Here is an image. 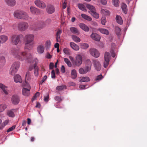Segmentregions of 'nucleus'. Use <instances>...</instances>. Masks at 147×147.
Listing matches in <instances>:
<instances>
[{
    "label": "nucleus",
    "mask_w": 147,
    "mask_h": 147,
    "mask_svg": "<svg viewBox=\"0 0 147 147\" xmlns=\"http://www.w3.org/2000/svg\"><path fill=\"white\" fill-rule=\"evenodd\" d=\"M23 37V36L21 34L19 35L13 34L9 38L11 43L15 45H17L20 41V39Z\"/></svg>",
    "instance_id": "obj_4"
},
{
    "label": "nucleus",
    "mask_w": 147,
    "mask_h": 147,
    "mask_svg": "<svg viewBox=\"0 0 147 147\" xmlns=\"http://www.w3.org/2000/svg\"><path fill=\"white\" fill-rule=\"evenodd\" d=\"M104 58V66L105 68H106L109 65L111 58L110 53L107 52H105V53Z\"/></svg>",
    "instance_id": "obj_9"
},
{
    "label": "nucleus",
    "mask_w": 147,
    "mask_h": 147,
    "mask_svg": "<svg viewBox=\"0 0 147 147\" xmlns=\"http://www.w3.org/2000/svg\"><path fill=\"white\" fill-rule=\"evenodd\" d=\"M14 81L16 82H22V80L20 76L18 75H16L14 77Z\"/></svg>",
    "instance_id": "obj_26"
},
{
    "label": "nucleus",
    "mask_w": 147,
    "mask_h": 147,
    "mask_svg": "<svg viewBox=\"0 0 147 147\" xmlns=\"http://www.w3.org/2000/svg\"><path fill=\"white\" fill-rule=\"evenodd\" d=\"M23 85L24 87L22 89V94L23 95L28 96L30 95V87L28 83L23 84Z\"/></svg>",
    "instance_id": "obj_8"
},
{
    "label": "nucleus",
    "mask_w": 147,
    "mask_h": 147,
    "mask_svg": "<svg viewBox=\"0 0 147 147\" xmlns=\"http://www.w3.org/2000/svg\"><path fill=\"white\" fill-rule=\"evenodd\" d=\"M116 20L117 22L120 24H122L123 21L121 17L119 16H117L116 17Z\"/></svg>",
    "instance_id": "obj_34"
},
{
    "label": "nucleus",
    "mask_w": 147,
    "mask_h": 147,
    "mask_svg": "<svg viewBox=\"0 0 147 147\" xmlns=\"http://www.w3.org/2000/svg\"><path fill=\"white\" fill-rule=\"evenodd\" d=\"M82 58L80 55H77L76 57V60L73 62V63L77 66H79L82 64Z\"/></svg>",
    "instance_id": "obj_10"
},
{
    "label": "nucleus",
    "mask_w": 147,
    "mask_h": 147,
    "mask_svg": "<svg viewBox=\"0 0 147 147\" xmlns=\"http://www.w3.org/2000/svg\"><path fill=\"white\" fill-rule=\"evenodd\" d=\"M110 52L111 54L112 57H114L115 56V53L114 51L112 49L111 50Z\"/></svg>",
    "instance_id": "obj_61"
},
{
    "label": "nucleus",
    "mask_w": 147,
    "mask_h": 147,
    "mask_svg": "<svg viewBox=\"0 0 147 147\" xmlns=\"http://www.w3.org/2000/svg\"><path fill=\"white\" fill-rule=\"evenodd\" d=\"M81 16L83 18L88 21H90L92 20V18L90 16L85 14H81Z\"/></svg>",
    "instance_id": "obj_39"
},
{
    "label": "nucleus",
    "mask_w": 147,
    "mask_h": 147,
    "mask_svg": "<svg viewBox=\"0 0 147 147\" xmlns=\"http://www.w3.org/2000/svg\"><path fill=\"white\" fill-rule=\"evenodd\" d=\"M70 45L71 47L74 50L78 51L79 49V46L74 42H71Z\"/></svg>",
    "instance_id": "obj_23"
},
{
    "label": "nucleus",
    "mask_w": 147,
    "mask_h": 147,
    "mask_svg": "<svg viewBox=\"0 0 147 147\" xmlns=\"http://www.w3.org/2000/svg\"><path fill=\"white\" fill-rule=\"evenodd\" d=\"M14 109H12L8 111L7 112V114L8 116L11 117H14L15 116V114L14 112L15 111Z\"/></svg>",
    "instance_id": "obj_33"
},
{
    "label": "nucleus",
    "mask_w": 147,
    "mask_h": 147,
    "mask_svg": "<svg viewBox=\"0 0 147 147\" xmlns=\"http://www.w3.org/2000/svg\"><path fill=\"white\" fill-rule=\"evenodd\" d=\"M13 15L14 17L20 19L28 20L31 19L26 12L23 11H15L14 12Z\"/></svg>",
    "instance_id": "obj_2"
},
{
    "label": "nucleus",
    "mask_w": 147,
    "mask_h": 147,
    "mask_svg": "<svg viewBox=\"0 0 147 147\" xmlns=\"http://www.w3.org/2000/svg\"><path fill=\"white\" fill-rule=\"evenodd\" d=\"M47 78V76H45L43 78L42 80L40 81V84H42L46 80V79Z\"/></svg>",
    "instance_id": "obj_58"
},
{
    "label": "nucleus",
    "mask_w": 147,
    "mask_h": 147,
    "mask_svg": "<svg viewBox=\"0 0 147 147\" xmlns=\"http://www.w3.org/2000/svg\"><path fill=\"white\" fill-rule=\"evenodd\" d=\"M115 30L117 35V36L119 35L121 31L120 28L117 26H116L115 28Z\"/></svg>",
    "instance_id": "obj_46"
},
{
    "label": "nucleus",
    "mask_w": 147,
    "mask_h": 147,
    "mask_svg": "<svg viewBox=\"0 0 147 147\" xmlns=\"http://www.w3.org/2000/svg\"><path fill=\"white\" fill-rule=\"evenodd\" d=\"M82 47L83 49H86L88 47V45L86 43H83L82 45Z\"/></svg>",
    "instance_id": "obj_55"
},
{
    "label": "nucleus",
    "mask_w": 147,
    "mask_h": 147,
    "mask_svg": "<svg viewBox=\"0 0 147 147\" xmlns=\"http://www.w3.org/2000/svg\"><path fill=\"white\" fill-rule=\"evenodd\" d=\"M30 73L29 71H27L26 73V75L25 84H27V83H28V82H26V80H28V78H30Z\"/></svg>",
    "instance_id": "obj_47"
},
{
    "label": "nucleus",
    "mask_w": 147,
    "mask_h": 147,
    "mask_svg": "<svg viewBox=\"0 0 147 147\" xmlns=\"http://www.w3.org/2000/svg\"><path fill=\"white\" fill-rule=\"evenodd\" d=\"M61 71L62 73H64L65 72V67L64 65H62L61 68Z\"/></svg>",
    "instance_id": "obj_63"
},
{
    "label": "nucleus",
    "mask_w": 147,
    "mask_h": 147,
    "mask_svg": "<svg viewBox=\"0 0 147 147\" xmlns=\"http://www.w3.org/2000/svg\"><path fill=\"white\" fill-rule=\"evenodd\" d=\"M5 62V58L4 56L0 57V66H3L4 65Z\"/></svg>",
    "instance_id": "obj_37"
},
{
    "label": "nucleus",
    "mask_w": 147,
    "mask_h": 147,
    "mask_svg": "<svg viewBox=\"0 0 147 147\" xmlns=\"http://www.w3.org/2000/svg\"><path fill=\"white\" fill-rule=\"evenodd\" d=\"M20 66L19 62L14 63L11 67L9 71L10 74L11 75H14L18 71Z\"/></svg>",
    "instance_id": "obj_7"
},
{
    "label": "nucleus",
    "mask_w": 147,
    "mask_h": 147,
    "mask_svg": "<svg viewBox=\"0 0 147 147\" xmlns=\"http://www.w3.org/2000/svg\"><path fill=\"white\" fill-rule=\"evenodd\" d=\"M71 78L73 79H75L77 77V73L75 69H72L71 73Z\"/></svg>",
    "instance_id": "obj_25"
},
{
    "label": "nucleus",
    "mask_w": 147,
    "mask_h": 147,
    "mask_svg": "<svg viewBox=\"0 0 147 147\" xmlns=\"http://www.w3.org/2000/svg\"><path fill=\"white\" fill-rule=\"evenodd\" d=\"M67 88L66 86L65 85H63L59 86H57L56 87V90L58 91H61L64 89H66Z\"/></svg>",
    "instance_id": "obj_40"
},
{
    "label": "nucleus",
    "mask_w": 147,
    "mask_h": 147,
    "mask_svg": "<svg viewBox=\"0 0 147 147\" xmlns=\"http://www.w3.org/2000/svg\"><path fill=\"white\" fill-rule=\"evenodd\" d=\"M7 87L1 83H0V88L2 90L5 94H7L8 92L7 91Z\"/></svg>",
    "instance_id": "obj_24"
},
{
    "label": "nucleus",
    "mask_w": 147,
    "mask_h": 147,
    "mask_svg": "<svg viewBox=\"0 0 147 147\" xmlns=\"http://www.w3.org/2000/svg\"><path fill=\"white\" fill-rule=\"evenodd\" d=\"M7 107V106L5 104L0 105V113L3 111Z\"/></svg>",
    "instance_id": "obj_41"
},
{
    "label": "nucleus",
    "mask_w": 147,
    "mask_h": 147,
    "mask_svg": "<svg viewBox=\"0 0 147 147\" xmlns=\"http://www.w3.org/2000/svg\"><path fill=\"white\" fill-rule=\"evenodd\" d=\"M71 37L73 40L76 42H79L80 41V38L75 35H72Z\"/></svg>",
    "instance_id": "obj_38"
},
{
    "label": "nucleus",
    "mask_w": 147,
    "mask_h": 147,
    "mask_svg": "<svg viewBox=\"0 0 147 147\" xmlns=\"http://www.w3.org/2000/svg\"><path fill=\"white\" fill-rule=\"evenodd\" d=\"M64 61L67 64L68 67H71V63L68 59L67 58H65L64 59Z\"/></svg>",
    "instance_id": "obj_45"
},
{
    "label": "nucleus",
    "mask_w": 147,
    "mask_h": 147,
    "mask_svg": "<svg viewBox=\"0 0 147 147\" xmlns=\"http://www.w3.org/2000/svg\"><path fill=\"white\" fill-rule=\"evenodd\" d=\"M40 95V93L39 92H37L34 95L33 98H32V100H34L36 98L39 96Z\"/></svg>",
    "instance_id": "obj_56"
},
{
    "label": "nucleus",
    "mask_w": 147,
    "mask_h": 147,
    "mask_svg": "<svg viewBox=\"0 0 147 147\" xmlns=\"http://www.w3.org/2000/svg\"><path fill=\"white\" fill-rule=\"evenodd\" d=\"M54 67V63H51L49 65V69H52Z\"/></svg>",
    "instance_id": "obj_64"
},
{
    "label": "nucleus",
    "mask_w": 147,
    "mask_h": 147,
    "mask_svg": "<svg viewBox=\"0 0 147 147\" xmlns=\"http://www.w3.org/2000/svg\"><path fill=\"white\" fill-rule=\"evenodd\" d=\"M101 3L103 5H105L107 3V1L106 0H100Z\"/></svg>",
    "instance_id": "obj_62"
},
{
    "label": "nucleus",
    "mask_w": 147,
    "mask_h": 147,
    "mask_svg": "<svg viewBox=\"0 0 147 147\" xmlns=\"http://www.w3.org/2000/svg\"><path fill=\"white\" fill-rule=\"evenodd\" d=\"M91 38L93 40L96 41H99L100 38V36L98 34L93 33L90 35Z\"/></svg>",
    "instance_id": "obj_18"
},
{
    "label": "nucleus",
    "mask_w": 147,
    "mask_h": 147,
    "mask_svg": "<svg viewBox=\"0 0 147 147\" xmlns=\"http://www.w3.org/2000/svg\"><path fill=\"white\" fill-rule=\"evenodd\" d=\"M55 100L59 102H60L62 101V99L61 98V97L59 96H56L55 98Z\"/></svg>",
    "instance_id": "obj_54"
},
{
    "label": "nucleus",
    "mask_w": 147,
    "mask_h": 147,
    "mask_svg": "<svg viewBox=\"0 0 147 147\" xmlns=\"http://www.w3.org/2000/svg\"><path fill=\"white\" fill-rule=\"evenodd\" d=\"M101 12L105 15H108L109 14V11L106 9H102L101 10Z\"/></svg>",
    "instance_id": "obj_43"
},
{
    "label": "nucleus",
    "mask_w": 147,
    "mask_h": 147,
    "mask_svg": "<svg viewBox=\"0 0 147 147\" xmlns=\"http://www.w3.org/2000/svg\"><path fill=\"white\" fill-rule=\"evenodd\" d=\"M34 3L37 7L42 9L45 8L46 7L45 3L42 1L36 0L34 1Z\"/></svg>",
    "instance_id": "obj_11"
},
{
    "label": "nucleus",
    "mask_w": 147,
    "mask_h": 147,
    "mask_svg": "<svg viewBox=\"0 0 147 147\" xmlns=\"http://www.w3.org/2000/svg\"><path fill=\"white\" fill-rule=\"evenodd\" d=\"M89 52L91 55L95 57L98 58L100 55V53L99 51L94 48L90 49Z\"/></svg>",
    "instance_id": "obj_13"
},
{
    "label": "nucleus",
    "mask_w": 147,
    "mask_h": 147,
    "mask_svg": "<svg viewBox=\"0 0 147 147\" xmlns=\"http://www.w3.org/2000/svg\"><path fill=\"white\" fill-rule=\"evenodd\" d=\"M9 122V120L8 119L6 120L3 122V123L1 124L3 126V127H4L6 125H7Z\"/></svg>",
    "instance_id": "obj_52"
},
{
    "label": "nucleus",
    "mask_w": 147,
    "mask_h": 147,
    "mask_svg": "<svg viewBox=\"0 0 147 147\" xmlns=\"http://www.w3.org/2000/svg\"><path fill=\"white\" fill-rule=\"evenodd\" d=\"M34 73L36 76H38V67L37 66V63H35L34 65Z\"/></svg>",
    "instance_id": "obj_27"
},
{
    "label": "nucleus",
    "mask_w": 147,
    "mask_h": 147,
    "mask_svg": "<svg viewBox=\"0 0 147 147\" xmlns=\"http://www.w3.org/2000/svg\"><path fill=\"white\" fill-rule=\"evenodd\" d=\"M79 26L82 30L85 32H88L89 30L88 27L84 24L80 23Z\"/></svg>",
    "instance_id": "obj_22"
},
{
    "label": "nucleus",
    "mask_w": 147,
    "mask_h": 147,
    "mask_svg": "<svg viewBox=\"0 0 147 147\" xmlns=\"http://www.w3.org/2000/svg\"><path fill=\"white\" fill-rule=\"evenodd\" d=\"M51 77L53 78H55V73L54 70H53L52 71L51 73Z\"/></svg>",
    "instance_id": "obj_59"
},
{
    "label": "nucleus",
    "mask_w": 147,
    "mask_h": 147,
    "mask_svg": "<svg viewBox=\"0 0 147 147\" xmlns=\"http://www.w3.org/2000/svg\"><path fill=\"white\" fill-rule=\"evenodd\" d=\"M63 51L64 53L66 54L69 55H70V53L69 52V50L67 48H64L63 49Z\"/></svg>",
    "instance_id": "obj_49"
},
{
    "label": "nucleus",
    "mask_w": 147,
    "mask_h": 147,
    "mask_svg": "<svg viewBox=\"0 0 147 147\" xmlns=\"http://www.w3.org/2000/svg\"><path fill=\"white\" fill-rule=\"evenodd\" d=\"M10 53L14 58L20 61L27 60L29 62L32 61V56L30 53H27L25 51H20L16 48L11 49Z\"/></svg>",
    "instance_id": "obj_1"
},
{
    "label": "nucleus",
    "mask_w": 147,
    "mask_h": 147,
    "mask_svg": "<svg viewBox=\"0 0 147 147\" xmlns=\"http://www.w3.org/2000/svg\"><path fill=\"white\" fill-rule=\"evenodd\" d=\"M56 41L57 42H59L61 41L60 36L59 35H56Z\"/></svg>",
    "instance_id": "obj_60"
},
{
    "label": "nucleus",
    "mask_w": 147,
    "mask_h": 147,
    "mask_svg": "<svg viewBox=\"0 0 147 147\" xmlns=\"http://www.w3.org/2000/svg\"><path fill=\"white\" fill-rule=\"evenodd\" d=\"M113 5L115 7H117L119 4V0H112Z\"/></svg>",
    "instance_id": "obj_48"
},
{
    "label": "nucleus",
    "mask_w": 147,
    "mask_h": 147,
    "mask_svg": "<svg viewBox=\"0 0 147 147\" xmlns=\"http://www.w3.org/2000/svg\"><path fill=\"white\" fill-rule=\"evenodd\" d=\"M8 39V38L6 35H2L0 36V43H5Z\"/></svg>",
    "instance_id": "obj_19"
},
{
    "label": "nucleus",
    "mask_w": 147,
    "mask_h": 147,
    "mask_svg": "<svg viewBox=\"0 0 147 147\" xmlns=\"http://www.w3.org/2000/svg\"><path fill=\"white\" fill-rule=\"evenodd\" d=\"M121 8L124 13L126 14L127 13V5L124 3H122L121 5Z\"/></svg>",
    "instance_id": "obj_29"
},
{
    "label": "nucleus",
    "mask_w": 147,
    "mask_h": 147,
    "mask_svg": "<svg viewBox=\"0 0 147 147\" xmlns=\"http://www.w3.org/2000/svg\"><path fill=\"white\" fill-rule=\"evenodd\" d=\"M44 26V23L43 22H39L31 25L30 28L34 31H37L42 29Z\"/></svg>",
    "instance_id": "obj_5"
},
{
    "label": "nucleus",
    "mask_w": 147,
    "mask_h": 147,
    "mask_svg": "<svg viewBox=\"0 0 147 147\" xmlns=\"http://www.w3.org/2000/svg\"><path fill=\"white\" fill-rule=\"evenodd\" d=\"M16 127L15 125H13L11 127L9 128L7 130V132L8 133L10 131H11L14 130Z\"/></svg>",
    "instance_id": "obj_53"
},
{
    "label": "nucleus",
    "mask_w": 147,
    "mask_h": 147,
    "mask_svg": "<svg viewBox=\"0 0 147 147\" xmlns=\"http://www.w3.org/2000/svg\"><path fill=\"white\" fill-rule=\"evenodd\" d=\"M98 30L102 34H104L106 35H108L109 34V32L108 30L102 28H99L98 29Z\"/></svg>",
    "instance_id": "obj_36"
},
{
    "label": "nucleus",
    "mask_w": 147,
    "mask_h": 147,
    "mask_svg": "<svg viewBox=\"0 0 147 147\" xmlns=\"http://www.w3.org/2000/svg\"><path fill=\"white\" fill-rule=\"evenodd\" d=\"M78 6L79 8L83 11H86V9L85 6L82 3H79L78 4Z\"/></svg>",
    "instance_id": "obj_35"
},
{
    "label": "nucleus",
    "mask_w": 147,
    "mask_h": 147,
    "mask_svg": "<svg viewBox=\"0 0 147 147\" xmlns=\"http://www.w3.org/2000/svg\"><path fill=\"white\" fill-rule=\"evenodd\" d=\"M91 66L92 63L90 59L86 60L85 69L82 67L80 68L78 71L79 73L81 74H84L90 72L91 70Z\"/></svg>",
    "instance_id": "obj_3"
},
{
    "label": "nucleus",
    "mask_w": 147,
    "mask_h": 147,
    "mask_svg": "<svg viewBox=\"0 0 147 147\" xmlns=\"http://www.w3.org/2000/svg\"><path fill=\"white\" fill-rule=\"evenodd\" d=\"M24 49H27L28 50L31 49L34 47V43L33 42H24Z\"/></svg>",
    "instance_id": "obj_14"
},
{
    "label": "nucleus",
    "mask_w": 147,
    "mask_h": 147,
    "mask_svg": "<svg viewBox=\"0 0 147 147\" xmlns=\"http://www.w3.org/2000/svg\"><path fill=\"white\" fill-rule=\"evenodd\" d=\"M101 24L104 25H105V23L106 22V18L105 17H102L101 19Z\"/></svg>",
    "instance_id": "obj_51"
},
{
    "label": "nucleus",
    "mask_w": 147,
    "mask_h": 147,
    "mask_svg": "<svg viewBox=\"0 0 147 147\" xmlns=\"http://www.w3.org/2000/svg\"><path fill=\"white\" fill-rule=\"evenodd\" d=\"M30 11L32 13L34 14L38 15L40 13L39 9L33 6H31L30 7Z\"/></svg>",
    "instance_id": "obj_15"
},
{
    "label": "nucleus",
    "mask_w": 147,
    "mask_h": 147,
    "mask_svg": "<svg viewBox=\"0 0 147 147\" xmlns=\"http://www.w3.org/2000/svg\"><path fill=\"white\" fill-rule=\"evenodd\" d=\"M5 1L8 6L11 7L14 6L16 3L15 0H5Z\"/></svg>",
    "instance_id": "obj_21"
},
{
    "label": "nucleus",
    "mask_w": 147,
    "mask_h": 147,
    "mask_svg": "<svg viewBox=\"0 0 147 147\" xmlns=\"http://www.w3.org/2000/svg\"><path fill=\"white\" fill-rule=\"evenodd\" d=\"M90 81V79L88 77L85 76L82 77L81 79L79 81L81 82H87Z\"/></svg>",
    "instance_id": "obj_31"
},
{
    "label": "nucleus",
    "mask_w": 147,
    "mask_h": 147,
    "mask_svg": "<svg viewBox=\"0 0 147 147\" xmlns=\"http://www.w3.org/2000/svg\"><path fill=\"white\" fill-rule=\"evenodd\" d=\"M34 36L33 34H27L23 38L24 42H33Z\"/></svg>",
    "instance_id": "obj_12"
},
{
    "label": "nucleus",
    "mask_w": 147,
    "mask_h": 147,
    "mask_svg": "<svg viewBox=\"0 0 147 147\" xmlns=\"http://www.w3.org/2000/svg\"><path fill=\"white\" fill-rule=\"evenodd\" d=\"M46 10L48 13L52 14L54 12L55 8L52 5H49L47 7Z\"/></svg>",
    "instance_id": "obj_20"
},
{
    "label": "nucleus",
    "mask_w": 147,
    "mask_h": 147,
    "mask_svg": "<svg viewBox=\"0 0 147 147\" xmlns=\"http://www.w3.org/2000/svg\"><path fill=\"white\" fill-rule=\"evenodd\" d=\"M20 98L17 95H13L11 98V101L12 103L15 105L18 104L20 101Z\"/></svg>",
    "instance_id": "obj_16"
},
{
    "label": "nucleus",
    "mask_w": 147,
    "mask_h": 147,
    "mask_svg": "<svg viewBox=\"0 0 147 147\" xmlns=\"http://www.w3.org/2000/svg\"><path fill=\"white\" fill-rule=\"evenodd\" d=\"M86 7L90 10L91 13L96 10L95 7L91 5L87 4L86 5Z\"/></svg>",
    "instance_id": "obj_30"
},
{
    "label": "nucleus",
    "mask_w": 147,
    "mask_h": 147,
    "mask_svg": "<svg viewBox=\"0 0 147 147\" xmlns=\"http://www.w3.org/2000/svg\"><path fill=\"white\" fill-rule=\"evenodd\" d=\"M93 61L95 69L97 71H100L101 69V66L99 62L96 59L94 60Z\"/></svg>",
    "instance_id": "obj_17"
},
{
    "label": "nucleus",
    "mask_w": 147,
    "mask_h": 147,
    "mask_svg": "<svg viewBox=\"0 0 147 147\" xmlns=\"http://www.w3.org/2000/svg\"><path fill=\"white\" fill-rule=\"evenodd\" d=\"M51 42L50 40H47L45 44V46L46 49H49L51 46Z\"/></svg>",
    "instance_id": "obj_44"
},
{
    "label": "nucleus",
    "mask_w": 147,
    "mask_h": 147,
    "mask_svg": "<svg viewBox=\"0 0 147 147\" xmlns=\"http://www.w3.org/2000/svg\"><path fill=\"white\" fill-rule=\"evenodd\" d=\"M44 47L42 45H39L37 47V51L38 52L39 54H42L44 51Z\"/></svg>",
    "instance_id": "obj_28"
},
{
    "label": "nucleus",
    "mask_w": 147,
    "mask_h": 147,
    "mask_svg": "<svg viewBox=\"0 0 147 147\" xmlns=\"http://www.w3.org/2000/svg\"><path fill=\"white\" fill-rule=\"evenodd\" d=\"M95 81H99L103 78V77L101 74H100L98 76L95 78Z\"/></svg>",
    "instance_id": "obj_50"
},
{
    "label": "nucleus",
    "mask_w": 147,
    "mask_h": 147,
    "mask_svg": "<svg viewBox=\"0 0 147 147\" xmlns=\"http://www.w3.org/2000/svg\"><path fill=\"white\" fill-rule=\"evenodd\" d=\"M70 30L71 32L73 34H78L79 33L78 30L76 27H71L70 28Z\"/></svg>",
    "instance_id": "obj_32"
},
{
    "label": "nucleus",
    "mask_w": 147,
    "mask_h": 147,
    "mask_svg": "<svg viewBox=\"0 0 147 147\" xmlns=\"http://www.w3.org/2000/svg\"><path fill=\"white\" fill-rule=\"evenodd\" d=\"M91 15H92L94 18H98L99 17V15L98 13L96 12V10L94 11L93 12L90 13Z\"/></svg>",
    "instance_id": "obj_42"
},
{
    "label": "nucleus",
    "mask_w": 147,
    "mask_h": 147,
    "mask_svg": "<svg viewBox=\"0 0 147 147\" xmlns=\"http://www.w3.org/2000/svg\"><path fill=\"white\" fill-rule=\"evenodd\" d=\"M61 33L62 31L61 29L59 28L58 29L57 32L56 33V35L60 36V35L61 34Z\"/></svg>",
    "instance_id": "obj_57"
},
{
    "label": "nucleus",
    "mask_w": 147,
    "mask_h": 147,
    "mask_svg": "<svg viewBox=\"0 0 147 147\" xmlns=\"http://www.w3.org/2000/svg\"><path fill=\"white\" fill-rule=\"evenodd\" d=\"M29 25L27 22H21L18 24L17 27L18 30L20 31H24L26 30L28 28Z\"/></svg>",
    "instance_id": "obj_6"
}]
</instances>
